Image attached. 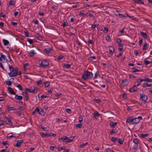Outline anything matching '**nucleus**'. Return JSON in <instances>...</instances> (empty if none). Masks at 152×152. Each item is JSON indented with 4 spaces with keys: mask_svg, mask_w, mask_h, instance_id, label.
Here are the masks:
<instances>
[{
    "mask_svg": "<svg viewBox=\"0 0 152 152\" xmlns=\"http://www.w3.org/2000/svg\"><path fill=\"white\" fill-rule=\"evenodd\" d=\"M93 77V74L91 72L88 71H85L83 74L82 78L84 80H86L88 79H91Z\"/></svg>",
    "mask_w": 152,
    "mask_h": 152,
    "instance_id": "nucleus-2",
    "label": "nucleus"
},
{
    "mask_svg": "<svg viewBox=\"0 0 152 152\" xmlns=\"http://www.w3.org/2000/svg\"><path fill=\"white\" fill-rule=\"evenodd\" d=\"M64 56H63L61 55L58 57V59L59 60H61V59H63Z\"/></svg>",
    "mask_w": 152,
    "mask_h": 152,
    "instance_id": "nucleus-48",
    "label": "nucleus"
},
{
    "mask_svg": "<svg viewBox=\"0 0 152 152\" xmlns=\"http://www.w3.org/2000/svg\"><path fill=\"white\" fill-rule=\"evenodd\" d=\"M82 126V124H76L75 125V126L76 127H77L79 128H80Z\"/></svg>",
    "mask_w": 152,
    "mask_h": 152,
    "instance_id": "nucleus-41",
    "label": "nucleus"
},
{
    "mask_svg": "<svg viewBox=\"0 0 152 152\" xmlns=\"http://www.w3.org/2000/svg\"><path fill=\"white\" fill-rule=\"evenodd\" d=\"M83 6H84V7H90V5L87 4H84Z\"/></svg>",
    "mask_w": 152,
    "mask_h": 152,
    "instance_id": "nucleus-63",
    "label": "nucleus"
},
{
    "mask_svg": "<svg viewBox=\"0 0 152 152\" xmlns=\"http://www.w3.org/2000/svg\"><path fill=\"white\" fill-rule=\"evenodd\" d=\"M42 80H40L39 81H38L37 82V84L38 85H39L41 84L42 83Z\"/></svg>",
    "mask_w": 152,
    "mask_h": 152,
    "instance_id": "nucleus-55",
    "label": "nucleus"
},
{
    "mask_svg": "<svg viewBox=\"0 0 152 152\" xmlns=\"http://www.w3.org/2000/svg\"><path fill=\"white\" fill-rule=\"evenodd\" d=\"M65 150V148L64 147H59L58 149V150L59 151H61V150Z\"/></svg>",
    "mask_w": 152,
    "mask_h": 152,
    "instance_id": "nucleus-50",
    "label": "nucleus"
},
{
    "mask_svg": "<svg viewBox=\"0 0 152 152\" xmlns=\"http://www.w3.org/2000/svg\"><path fill=\"white\" fill-rule=\"evenodd\" d=\"M35 37L38 39L40 40H42V36L39 34H37L35 35Z\"/></svg>",
    "mask_w": 152,
    "mask_h": 152,
    "instance_id": "nucleus-17",
    "label": "nucleus"
},
{
    "mask_svg": "<svg viewBox=\"0 0 152 152\" xmlns=\"http://www.w3.org/2000/svg\"><path fill=\"white\" fill-rule=\"evenodd\" d=\"M71 65V64H64L63 67L64 68H66L67 69H69Z\"/></svg>",
    "mask_w": 152,
    "mask_h": 152,
    "instance_id": "nucleus-21",
    "label": "nucleus"
},
{
    "mask_svg": "<svg viewBox=\"0 0 152 152\" xmlns=\"http://www.w3.org/2000/svg\"><path fill=\"white\" fill-rule=\"evenodd\" d=\"M0 67L3 69V70H4V66L1 62H0Z\"/></svg>",
    "mask_w": 152,
    "mask_h": 152,
    "instance_id": "nucleus-61",
    "label": "nucleus"
},
{
    "mask_svg": "<svg viewBox=\"0 0 152 152\" xmlns=\"http://www.w3.org/2000/svg\"><path fill=\"white\" fill-rule=\"evenodd\" d=\"M4 119H6L7 121H5L6 124L10 126H13L11 121V118L9 117L4 116Z\"/></svg>",
    "mask_w": 152,
    "mask_h": 152,
    "instance_id": "nucleus-3",
    "label": "nucleus"
},
{
    "mask_svg": "<svg viewBox=\"0 0 152 152\" xmlns=\"http://www.w3.org/2000/svg\"><path fill=\"white\" fill-rule=\"evenodd\" d=\"M118 142L120 144H122L123 143V141L120 139L119 138L118 139Z\"/></svg>",
    "mask_w": 152,
    "mask_h": 152,
    "instance_id": "nucleus-51",
    "label": "nucleus"
},
{
    "mask_svg": "<svg viewBox=\"0 0 152 152\" xmlns=\"http://www.w3.org/2000/svg\"><path fill=\"white\" fill-rule=\"evenodd\" d=\"M76 43L77 45H81V44L80 42L78 40L76 41Z\"/></svg>",
    "mask_w": 152,
    "mask_h": 152,
    "instance_id": "nucleus-53",
    "label": "nucleus"
},
{
    "mask_svg": "<svg viewBox=\"0 0 152 152\" xmlns=\"http://www.w3.org/2000/svg\"><path fill=\"white\" fill-rule=\"evenodd\" d=\"M49 65V62L46 60L42 61L40 65L41 67H45Z\"/></svg>",
    "mask_w": 152,
    "mask_h": 152,
    "instance_id": "nucleus-5",
    "label": "nucleus"
},
{
    "mask_svg": "<svg viewBox=\"0 0 152 152\" xmlns=\"http://www.w3.org/2000/svg\"><path fill=\"white\" fill-rule=\"evenodd\" d=\"M106 152H111L110 149V148H107L105 150Z\"/></svg>",
    "mask_w": 152,
    "mask_h": 152,
    "instance_id": "nucleus-64",
    "label": "nucleus"
},
{
    "mask_svg": "<svg viewBox=\"0 0 152 152\" xmlns=\"http://www.w3.org/2000/svg\"><path fill=\"white\" fill-rule=\"evenodd\" d=\"M127 83V80H122V83L124 86H126L128 85V84L126 83Z\"/></svg>",
    "mask_w": 152,
    "mask_h": 152,
    "instance_id": "nucleus-36",
    "label": "nucleus"
},
{
    "mask_svg": "<svg viewBox=\"0 0 152 152\" xmlns=\"http://www.w3.org/2000/svg\"><path fill=\"white\" fill-rule=\"evenodd\" d=\"M9 151L8 149H4L0 150V152H8Z\"/></svg>",
    "mask_w": 152,
    "mask_h": 152,
    "instance_id": "nucleus-38",
    "label": "nucleus"
},
{
    "mask_svg": "<svg viewBox=\"0 0 152 152\" xmlns=\"http://www.w3.org/2000/svg\"><path fill=\"white\" fill-rule=\"evenodd\" d=\"M83 120V116L81 115L79 118V121L80 123L82 122Z\"/></svg>",
    "mask_w": 152,
    "mask_h": 152,
    "instance_id": "nucleus-40",
    "label": "nucleus"
},
{
    "mask_svg": "<svg viewBox=\"0 0 152 152\" xmlns=\"http://www.w3.org/2000/svg\"><path fill=\"white\" fill-rule=\"evenodd\" d=\"M132 71L133 72H139L140 71V70H139L135 68V67H133L132 68Z\"/></svg>",
    "mask_w": 152,
    "mask_h": 152,
    "instance_id": "nucleus-33",
    "label": "nucleus"
},
{
    "mask_svg": "<svg viewBox=\"0 0 152 152\" xmlns=\"http://www.w3.org/2000/svg\"><path fill=\"white\" fill-rule=\"evenodd\" d=\"M134 118L130 117L126 120V122L130 124H134Z\"/></svg>",
    "mask_w": 152,
    "mask_h": 152,
    "instance_id": "nucleus-6",
    "label": "nucleus"
},
{
    "mask_svg": "<svg viewBox=\"0 0 152 152\" xmlns=\"http://www.w3.org/2000/svg\"><path fill=\"white\" fill-rule=\"evenodd\" d=\"M56 134L53 133H50L49 134H48V136H56Z\"/></svg>",
    "mask_w": 152,
    "mask_h": 152,
    "instance_id": "nucleus-44",
    "label": "nucleus"
},
{
    "mask_svg": "<svg viewBox=\"0 0 152 152\" xmlns=\"http://www.w3.org/2000/svg\"><path fill=\"white\" fill-rule=\"evenodd\" d=\"M15 96V98L16 99L18 100H21L23 99V97L21 96H18L17 94H14Z\"/></svg>",
    "mask_w": 152,
    "mask_h": 152,
    "instance_id": "nucleus-13",
    "label": "nucleus"
},
{
    "mask_svg": "<svg viewBox=\"0 0 152 152\" xmlns=\"http://www.w3.org/2000/svg\"><path fill=\"white\" fill-rule=\"evenodd\" d=\"M39 114L42 115H44L45 113V112L44 111V110L43 109H41L40 111V113H39Z\"/></svg>",
    "mask_w": 152,
    "mask_h": 152,
    "instance_id": "nucleus-31",
    "label": "nucleus"
},
{
    "mask_svg": "<svg viewBox=\"0 0 152 152\" xmlns=\"http://www.w3.org/2000/svg\"><path fill=\"white\" fill-rule=\"evenodd\" d=\"M40 110L39 109L38 107H37L35 109V111H36V112H37L39 114V113H40Z\"/></svg>",
    "mask_w": 152,
    "mask_h": 152,
    "instance_id": "nucleus-58",
    "label": "nucleus"
},
{
    "mask_svg": "<svg viewBox=\"0 0 152 152\" xmlns=\"http://www.w3.org/2000/svg\"><path fill=\"white\" fill-rule=\"evenodd\" d=\"M52 49L51 48H45L44 50V51H45V53H46L47 54H48L50 53V52L52 51Z\"/></svg>",
    "mask_w": 152,
    "mask_h": 152,
    "instance_id": "nucleus-11",
    "label": "nucleus"
},
{
    "mask_svg": "<svg viewBox=\"0 0 152 152\" xmlns=\"http://www.w3.org/2000/svg\"><path fill=\"white\" fill-rule=\"evenodd\" d=\"M88 144V142H86L84 143H83L82 144L80 145V147L81 148H84V146L87 145Z\"/></svg>",
    "mask_w": 152,
    "mask_h": 152,
    "instance_id": "nucleus-32",
    "label": "nucleus"
},
{
    "mask_svg": "<svg viewBox=\"0 0 152 152\" xmlns=\"http://www.w3.org/2000/svg\"><path fill=\"white\" fill-rule=\"evenodd\" d=\"M104 31L106 33H107L108 32V28H107V27H104Z\"/></svg>",
    "mask_w": 152,
    "mask_h": 152,
    "instance_id": "nucleus-56",
    "label": "nucleus"
},
{
    "mask_svg": "<svg viewBox=\"0 0 152 152\" xmlns=\"http://www.w3.org/2000/svg\"><path fill=\"white\" fill-rule=\"evenodd\" d=\"M141 79H142L138 78L137 79L136 82L137 83H138V84L136 85L137 86H139L141 84V83L142 82H141Z\"/></svg>",
    "mask_w": 152,
    "mask_h": 152,
    "instance_id": "nucleus-24",
    "label": "nucleus"
},
{
    "mask_svg": "<svg viewBox=\"0 0 152 152\" xmlns=\"http://www.w3.org/2000/svg\"><path fill=\"white\" fill-rule=\"evenodd\" d=\"M144 64L145 65H148V64L151 63V62H150L148 61H147V60L145 61V60L144 61Z\"/></svg>",
    "mask_w": 152,
    "mask_h": 152,
    "instance_id": "nucleus-47",
    "label": "nucleus"
},
{
    "mask_svg": "<svg viewBox=\"0 0 152 152\" xmlns=\"http://www.w3.org/2000/svg\"><path fill=\"white\" fill-rule=\"evenodd\" d=\"M25 97L26 98V101H28V93L26 91L25 92Z\"/></svg>",
    "mask_w": 152,
    "mask_h": 152,
    "instance_id": "nucleus-27",
    "label": "nucleus"
},
{
    "mask_svg": "<svg viewBox=\"0 0 152 152\" xmlns=\"http://www.w3.org/2000/svg\"><path fill=\"white\" fill-rule=\"evenodd\" d=\"M3 41L4 45H6L9 44V41L6 39H3Z\"/></svg>",
    "mask_w": 152,
    "mask_h": 152,
    "instance_id": "nucleus-25",
    "label": "nucleus"
},
{
    "mask_svg": "<svg viewBox=\"0 0 152 152\" xmlns=\"http://www.w3.org/2000/svg\"><path fill=\"white\" fill-rule=\"evenodd\" d=\"M117 140V138L114 137H112L111 141L113 142H115L116 140Z\"/></svg>",
    "mask_w": 152,
    "mask_h": 152,
    "instance_id": "nucleus-49",
    "label": "nucleus"
},
{
    "mask_svg": "<svg viewBox=\"0 0 152 152\" xmlns=\"http://www.w3.org/2000/svg\"><path fill=\"white\" fill-rule=\"evenodd\" d=\"M35 53L34 50H31L30 51L28 55L30 57H33L34 54H35Z\"/></svg>",
    "mask_w": 152,
    "mask_h": 152,
    "instance_id": "nucleus-16",
    "label": "nucleus"
},
{
    "mask_svg": "<svg viewBox=\"0 0 152 152\" xmlns=\"http://www.w3.org/2000/svg\"><path fill=\"white\" fill-rule=\"evenodd\" d=\"M116 129L115 128H114L112 129L111 131L110 132V134H113L116 133Z\"/></svg>",
    "mask_w": 152,
    "mask_h": 152,
    "instance_id": "nucleus-29",
    "label": "nucleus"
},
{
    "mask_svg": "<svg viewBox=\"0 0 152 152\" xmlns=\"http://www.w3.org/2000/svg\"><path fill=\"white\" fill-rule=\"evenodd\" d=\"M141 119H142V118L141 116H139L137 118H134V124L139 123L140 121V120Z\"/></svg>",
    "mask_w": 152,
    "mask_h": 152,
    "instance_id": "nucleus-8",
    "label": "nucleus"
},
{
    "mask_svg": "<svg viewBox=\"0 0 152 152\" xmlns=\"http://www.w3.org/2000/svg\"><path fill=\"white\" fill-rule=\"evenodd\" d=\"M50 84V82L49 81H47L45 83V87H48Z\"/></svg>",
    "mask_w": 152,
    "mask_h": 152,
    "instance_id": "nucleus-43",
    "label": "nucleus"
},
{
    "mask_svg": "<svg viewBox=\"0 0 152 152\" xmlns=\"http://www.w3.org/2000/svg\"><path fill=\"white\" fill-rule=\"evenodd\" d=\"M145 78V79H141V82H142L143 81H146L148 82H152V79L146 77Z\"/></svg>",
    "mask_w": 152,
    "mask_h": 152,
    "instance_id": "nucleus-12",
    "label": "nucleus"
},
{
    "mask_svg": "<svg viewBox=\"0 0 152 152\" xmlns=\"http://www.w3.org/2000/svg\"><path fill=\"white\" fill-rule=\"evenodd\" d=\"M9 68L10 71V72H8V74L10 77H14L17 76L18 75V69L17 67L13 68L12 66L10 64L8 63Z\"/></svg>",
    "mask_w": 152,
    "mask_h": 152,
    "instance_id": "nucleus-1",
    "label": "nucleus"
},
{
    "mask_svg": "<svg viewBox=\"0 0 152 152\" xmlns=\"http://www.w3.org/2000/svg\"><path fill=\"white\" fill-rule=\"evenodd\" d=\"M92 114L94 115V118L95 119H97L99 117V115H100V114L98 113V112H96L93 113Z\"/></svg>",
    "mask_w": 152,
    "mask_h": 152,
    "instance_id": "nucleus-14",
    "label": "nucleus"
},
{
    "mask_svg": "<svg viewBox=\"0 0 152 152\" xmlns=\"http://www.w3.org/2000/svg\"><path fill=\"white\" fill-rule=\"evenodd\" d=\"M68 24L66 22H64L63 23V27H65L68 26Z\"/></svg>",
    "mask_w": 152,
    "mask_h": 152,
    "instance_id": "nucleus-59",
    "label": "nucleus"
},
{
    "mask_svg": "<svg viewBox=\"0 0 152 152\" xmlns=\"http://www.w3.org/2000/svg\"><path fill=\"white\" fill-rule=\"evenodd\" d=\"M40 135L42 137H45L48 136V134H45L44 133H41L40 134Z\"/></svg>",
    "mask_w": 152,
    "mask_h": 152,
    "instance_id": "nucleus-26",
    "label": "nucleus"
},
{
    "mask_svg": "<svg viewBox=\"0 0 152 152\" xmlns=\"http://www.w3.org/2000/svg\"><path fill=\"white\" fill-rule=\"evenodd\" d=\"M16 87H18L20 90L23 91V89L21 85L20 84H18V85L16 86Z\"/></svg>",
    "mask_w": 152,
    "mask_h": 152,
    "instance_id": "nucleus-30",
    "label": "nucleus"
},
{
    "mask_svg": "<svg viewBox=\"0 0 152 152\" xmlns=\"http://www.w3.org/2000/svg\"><path fill=\"white\" fill-rule=\"evenodd\" d=\"M8 109L9 110H15V108L14 107H8Z\"/></svg>",
    "mask_w": 152,
    "mask_h": 152,
    "instance_id": "nucleus-46",
    "label": "nucleus"
},
{
    "mask_svg": "<svg viewBox=\"0 0 152 152\" xmlns=\"http://www.w3.org/2000/svg\"><path fill=\"white\" fill-rule=\"evenodd\" d=\"M5 83L7 85L9 86L11 85L12 83L11 81L10 80L6 81Z\"/></svg>",
    "mask_w": 152,
    "mask_h": 152,
    "instance_id": "nucleus-39",
    "label": "nucleus"
},
{
    "mask_svg": "<svg viewBox=\"0 0 152 152\" xmlns=\"http://www.w3.org/2000/svg\"><path fill=\"white\" fill-rule=\"evenodd\" d=\"M27 41L30 44H31L33 43V41L31 39H28Z\"/></svg>",
    "mask_w": 152,
    "mask_h": 152,
    "instance_id": "nucleus-52",
    "label": "nucleus"
},
{
    "mask_svg": "<svg viewBox=\"0 0 152 152\" xmlns=\"http://www.w3.org/2000/svg\"><path fill=\"white\" fill-rule=\"evenodd\" d=\"M7 89L10 94L13 95L15 94V93L14 92L12 89L10 87H8Z\"/></svg>",
    "mask_w": 152,
    "mask_h": 152,
    "instance_id": "nucleus-15",
    "label": "nucleus"
},
{
    "mask_svg": "<svg viewBox=\"0 0 152 152\" xmlns=\"http://www.w3.org/2000/svg\"><path fill=\"white\" fill-rule=\"evenodd\" d=\"M152 85L151 84L143 83L142 85V86L143 87H151Z\"/></svg>",
    "mask_w": 152,
    "mask_h": 152,
    "instance_id": "nucleus-23",
    "label": "nucleus"
},
{
    "mask_svg": "<svg viewBox=\"0 0 152 152\" xmlns=\"http://www.w3.org/2000/svg\"><path fill=\"white\" fill-rule=\"evenodd\" d=\"M140 33L145 38H147L148 36L146 33L142 31H141Z\"/></svg>",
    "mask_w": 152,
    "mask_h": 152,
    "instance_id": "nucleus-22",
    "label": "nucleus"
},
{
    "mask_svg": "<svg viewBox=\"0 0 152 152\" xmlns=\"http://www.w3.org/2000/svg\"><path fill=\"white\" fill-rule=\"evenodd\" d=\"M136 2L137 3H140L142 4H144V2L143 1H142V0H135Z\"/></svg>",
    "mask_w": 152,
    "mask_h": 152,
    "instance_id": "nucleus-42",
    "label": "nucleus"
},
{
    "mask_svg": "<svg viewBox=\"0 0 152 152\" xmlns=\"http://www.w3.org/2000/svg\"><path fill=\"white\" fill-rule=\"evenodd\" d=\"M66 112L67 113H70L71 112V110L70 109H66Z\"/></svg>",
    "mask_w": 152,
    "mask_h": 152,
    "instance_id": "nucleus-57",
    "label": "nucleus"
},
{
    "mask_svg": "<svg viewBox=\"0 0 152 152\" xmlns=\"http://www.w3.org/2000/svg\"><path fill=\"white\" fill-rule=\"evenodd\" d=\"M23 142V140H18L17 143L15 145V147H20L21 146V144Z\"/></svg>",
    "mask_w": 152,
    "mask_h": 152,
    "instance_id": "nucleus-10",
    "label": "nucleus"
},
{
    "mask_svg": "<svg viewBox=\"0 0 152 152\" xmlns=\"http://www.w3.org/2000/svg\"><path fill=\"white\" fill-rule=\"evenodd\" d=\"M52 91L53 89L52 88H50V90L48 91L47 94H50L52 93Z\"/></svg>",
    "mask_w": 152,
    "mask_h": 152,
    "instance_id": "nucleus-54",
    "label": "nucleus"
},
{
    "mask_svg": "<svg viewBox=\"0 0 152 152\" xmlns=\"http://www.w3.org/2000/svg\"><path fill=\"white\" fill-rule=\"evenodd\" d=\"M26 91H28L29 92L32 93H35L37 92V89L34 88L33 89H31L28 88H26Z\"/></svg>",
    "mask_w": 152,
    "mask_h": 152,
    "instance_id": "nucleus-7",
    "label": "nucleus"
},
{
    "mask_svg": "<svg viewBox=\"0 0 152 152\" xmlns=\"http://www.w3.org/2000/svg\"><path fill=\"white\" fill-rule=\"evenodd\" d=\"M67 137H66V136H64L63 137H61L59 139V140H61L63 142H64V141L65 142L66 140V139H67Z\"/></svg>",
    "mask_w": 152,
    "mask_h": 152,
    "instance_id": "nucleus-20",
    "label": "nucleus"
},
{
    "mask_svg": "<svg viewBox=\"0 0 152 152\" xmlns=\"http://www.w3.org/2000/svg\"><path fill=\"white\" fill-rule=\"evenodd\" d=\"M118 45V49H119L120 51H121L122 50L123 47V44L121 43H119Z\"/></svg>",
    "mask_w": 152,
    "mask_h": 152,
    "instance_id": "nucleus-19",
    "label": "nucleus"
},
{
    "mask_svg": "<svg viewBox=\"0 0 152 152\" xmlns=\"http://www.w3.org/2000/svg\"><path fill=\"white\" fill-rule=\"evenodd\" d=\"M15 2L13 0H11L10 1L9 4L10 6H13L15 5Z\"/></svg>",
    "mask_w": 152,
    "mask_h": 152,
    "instance_id": "nucleus-37",
    "label": "nucleus"
},
{
    "mask_svg": "<svg viewBox=\"0 0 152 152\" xmlns=\"http://www.w3.org/2000/svg\"><path fill=\"white\" fill-rule=\"evenodd\" d=\"M117 124V122H115L114 123H112L111 124V123H110V126L112 127H114L115 126H116Z\"/></svg>",
    "mask_w": 152,
    "mask_h": 152,
    "instance_id": "nucleus-34",
    "label": "nucleus"
},
{
    "mask_svg": "<svg viewBox=\"0 0 152 152\" xmlns=\"http://www.w3.org/2000/svg\"><path fill=\"white\" fill-rule=\"evenodd\" d=\"M133 142L134 143L136 144L137 145L139 142L138 139L136 138H135L134 139Z\"/></svg>",
    "mask_w": 152,
    "mask_h": 152,
    "instance_id": "nucleus-28",
    "label": "nucleus"
},
{
    "mask_svg": "<svg viewBox=\"0 0 152 152\" xmlns=\"http://www.w3.org/2000/svg\"><path fill=\"white\" fill-rule=\"evenodd\" d=\"M117 42L118 43H120L121 42V40L120 38H117Z\"/></svg>",
    "mask_w": 152,
    "mask_h": 152,
    "instance_id": "nucleus-62",
    "label": "nucleus"
},
{
    "mask_svg": "<svg viewBox=\"0 0 152 152\" xmlns=\"http://www.w3.org/2000/svg\"><path fill=\"white\" fill-rule=\"evenodd\" d=\"M136 85H134L133 87L132 88L134 89V91H136L137 90V88L136 87Z\"/></svg>",
    "mask_w": 152,
    "mask_h": 152,
    "instance_id": "nucleus-60",
    "label": "nucleus"
},
{
    "mask_svg": "<svg viewBox=\"0 0 152 152\" xmlns=\"http://www.w3.org/2000/svg\"><path fill=\"white\" fill-rule=\"evenodd\" d=\"M140 99L143 102H145L147 99V97L145 95L140 94Z\"/></svg>",
    "mask_w": 152,
    "mask_h": 152,
    "instance_id": "nucleus-9",
    "label": "nucleus"
},
{
    "mask_svg": "<svg viewBox=\"0 0 152 152\" xmlns=\"http://www.w3.org/2000/svg\"><path fill=\"white\" fill-rule=\"evenodd\" d=\"M148 135H149V134L148 133L145 134H142L141 135V137L142 138H144L145 137H147Z\"/></svg>",
    "mask_w": 152,
    "mask_h": 152,
    "instance_id": "nucleus-35",
    "label": "nucleus"
},
{
    "mask_svg": "<svg viewBox=\"0 0 152 152\" xmlns=\"http://www.w3.org/2000/svg\"><path fill=\"white\" fill-rule=\"evenodd\" d=\"M147 43H144L142 48V49L143 50H145L146 49L147 47Z\"/></svg>",
    "mask_w": 152,
    "mask_h": 152,
    "instance_id": "nucleus-45",
    "label": "nucleus"
},
{
    "mask_svg": "<svg viewBox=\"0 0 152 152\" xmlns=\"http://www.w3.org/2000/svg\"><path fill=\"white\" fill-rule=\"evenodd\" d=\"M110 48L109 49V53L111 54H113L115 51L113 47H110Z\"/></svg>",
    "mask_w": 152,
    "mask_h": 152,
    "instance_id": "nucleus-18",
    "label": "nucleus"
},
{
    "mask_svg": "<svg viewBox=\"0 0 152 152\" xmlns=\"http://www.w3.org/2000/svg\"><path fill=\"white\" fill-rule=\"evenodd\" d=\"M1 57H0V61H2V62H7L9 61L7 57L4 55L2 54V53H1Z\"/></svg>",
    "mask_w": 152,
    "mask_h": 152,
    "instance_id": "nucleus-4",
    "label": "nucleus"
}]
</instances>
